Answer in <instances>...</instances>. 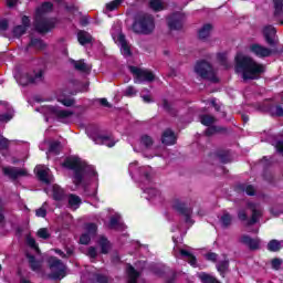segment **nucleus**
<instances>
[{"instance_id": "obj_1", "label": "nucleus", "mask_w": 283, "mask_h": 283, "mask_svg": "<svg viewBox=\"0 0 283 283\" xmlns=\"http://www.w3.org/2000/svg\"><path fill=\"white\" fill-rule=\"evenodd\" d=\"M235 72L242 74L243 81H255L260 78V74H264V65L251 56L239 53L235 56Z\"/></svg>"}, {"instance_id": "obj_2", "label": "nucleus", "mask_w": 283, "mask_h": 283, "mask_svg": "<svg viewBox=\"0 0 283 283\" xmlns=\"http://www.w3.org/2000/svg\"><path fill=\"white\" fill-rule=\"evenodd\" d=\"M63 166L73 171V182L76 187H78V185H81L86 178L96 177V170H94V167L87 166V164L78 157L67 158Z\"/></svg>"}, {"instance_id": "obj_3", "label": "nucleus", "mask_w": 283, "mask_h": 283, "mask_svg": "<svg viewBox=\"0 0 283 283\" xmlns=\"http://www.w3.org/2000/svg\"><path fill=\"white\" fill-rule=\"evenodd\" d=\"M132 29L135 34L149 36L156 30V19L149 13H139L135 17Z\"/></svg>"}, {"instance_id": "obj_4", "label": "nucleus", "mask_w": 283, "mask_h": 283, "mask_svg": "<svg viewBox=\"0 0 283 283\" xmlns=\"http://www.w3.org/2000/svg\"><path fill=\"white\" fill-rule=\"evenodd\" d=\"M195 72L205 81H210V83H218L216 71L213 70V66H211V64L207 61L197 63L195 66Z\"/></svg>"}, {"instance_id": "obj_5", "label": "nucleus", "mask_w": 283, "mask_h": 283, "mask_svg": "<svg viewBox=\"0 0 283 283\" xmlns=\"http://www.w3.org/2000/svg\"><path fill=\"white\" fill-rule=\"evenodd\" d=\"M51 273L49 274L50 280H63L65 276V264L56 256H51L48 260Z\"/></svg>"}, {"instance_id": "obj_6", "label": "nucleus", "mask_w": 283, "mask_h": 283, "mask_svg": "<svg viewBox=\"0 0 283 283\" xmlns=\"http://www.w3.org/2000/svg\"><path fill=\"white\" fill-rule=\"evenodd\" d=\"M129 72L134 76V83H154V81H156V75L154 72L147 69L129 66Z\"/></svg>"}, {"instance_id": "obj_7", "label": "nucleus", "mask_w": 283, "mask_h": 283, "mask_svg": "<svg viewBox=\"0 0 283 283\" xmlns=\"http://www.w3.org/2000/svg\"><path fill=\"white\" fill-rule=\"evenodd\" d=\"M250 52L258 56L259 59H268L272 54H282L283 50H277L276 48L269 49L262 44L253 43L249 48Z\"/></svg>"}, {"instance_id": "obj_8", "label": "nucleus", "mask_w": 283, "mask_h": 283, "mask_svg": "<svg viewBox=\"0 0 283 283\" xmlns=\"http://www.w3.org/2000/svg\"><path fill=\"white\" fill-rule=\"evenodd\" d=\"M56 23H59L56 18L38 17L35 19V30L36 32H40V34H46V32H51V30L56 28Z\"/></svg>"}, {"instance_id": "obj_9", "label": "nucleus", "mask_w": 283, "mask_h": 283, "mask_svg": "<svg viewBox=\"0 0 283 283\" xmlns=\"http://www.w3.org/2000/svg\"><path fill=\"white\" fill-rule=\"evenodd\" d=\"M172 209L179 213V216H184L187 224H193V220H191V214L193 213V209L189 208L187 203L182 202L179 199H175L172 201Z\"/></svg>"}, {"instance_id": "obj_10", "label": "nucleus", "mask_w": 283, "mask_h": 283, "mask_svg": "<svg viewBox=\"0 0 283 283\" xmlns=\"http://www.w3.org/2000/svg\"><path fill=\"white\" fill-rule=\"evenodd\" d=\"M263 36L265 39V43L270 45V48H276L280 43V39H277V29L275 27L268 24L263 27L262 30Z\"/></svg>"}, {"instance_id": "obj_11", "label": "nucleus", "mask_w": 283, "mask_h": 283, "mask_svg": "<svg viewBox=\"0 0 283 283\" xmlns=\"http://www.w3.org/2000/svg\"><path fill=\"white\" fill-rule=\"evenodd\" d=\"M2 172L8 176L11 180H17L23 176H28V170L18 167H4Z\"/></svg>"}, {"instance_id": "obj_12", "label": "nucleus", "mask_w": 283, "mask_h": 283, "mask_svg": "<svg viewBox=\"0 0 283 283\" xmlns=\"http://www.w3.org/2000/svg\"><path fill=\"white\" fill-rule=\"evenodd\" d=\"M185 23V15L182 13H174L168 18L169 30H182Z\"/></svg>"}, {"instance_id": "obj_13", "label": "nucleus", "mask_w": 283, "mask_h": 283, "mask_svg": "<svg viewBox=\"0 0 283 283\" xmlns=\"http://www.w3.org/2000/svg\"><path fill=\"white\" fill-rule=\"evenodd\" d=\"M45 111L56 116V118H59L60 120H63V118H70V116L74 115V112L60 109L56 106H46Z\"/></svg>"}, {"instance_id": "obj_14", "label": "nucleus", "mask_w": 283, "mask_h": 283, "mask_svg": "<svg viewBox=\"0 0 283 283\" xmlns=\"http://www.w3.org/2000/svg\"><path fill=\"white\" fill-rule=\"evenodd\" d=\"M30 48H34V50H45V42L39 38H31L29 44L24 49V52H30Z\"/></svg>"}, {"instance_id": "obj_15", "label": "nucleus", "mask_w": 283, "mask_h": 283, "mask_svg": "<svg viewBox=\"0 0 283 283\" xmlns=\"http://www.w3.org/2000/svg\"><path fill=\"white\" fill-rule=\"evenodd\" d=\"M163 145H176V135L174 130L166 129L161 136Z\"/></svg>"}, {"instance_id": "obj_16", "label": "nucleus", "mask_w": 283, "mask_h": 283, "mask_svg": "<svg viewBox=\"0 0 283 283\" xmlns=\"http://www.w3.org/2000/svg\"><path fill=\"white\" fill-rule=\"evenodd\" d=\"M213 31V25L207 23L203 24L198 32V36L201 41H205L211 36V32Z\"/></svg>"}, {"instance_id": "obj_17", "label": "nucleus", "mask_w": 283, "mask_h": 283, "mask_svg": "<svg viewBox=\"0 0 283 283\" xmlns=\"http://www.w3.org/2000/svg\"><path fill=\"white\" fill-rule=\"evenodd\" d=\"M109 229H115L116 231H123L125 229V224L120 222V214L111 217Z\"/></svg>"}, {"instance_id": "obj_18", "label": "nucleus", "mask_w": 283, "mask_h": 283, "mask_svg": "<svg viewBox=\"0 0 283 283\" xmlns=\"http://www.w3.org/2000/svg\"><path fill=\"white\" fill-rule=\"evenodd\" d=\"M117 39L120 43L122 54L124 56H132V49H129V44L127 43V40L125 39V34L119 33Z\"/></svg>"}, {"instance_id": "obj_19", "label": "nucleus", "mask_w": 283, "mask_h": 283, "mask_svg": "<svg viewBox=\"0 0 283 283\" xmlns=\"http://www.w3.org/2000/svg\"><path fill=\"white\" fill-rule=\"evenodd\" d=\"M72 65L77 70V72H91L92 66L90 64L85 63V60H71Z\"/></svg>"}, {"instance_id": "obj_20", "label": "nucleus", "mask_w": 283, "mask_h": 283, "mask_svg": "<svg viewBox=\"0 0 283 283\" xmlns=\"http://www.w3.org/2000/svg\"><path fill=\"white\" fill-rule=\"evenodd\" d=\"M67 200H69L70 209H73L74 211H76V209H78V207H81V205L83 202L81 197H78L74 193L69 195Z\"/></svg>"}, {"instance_id": "obj_21", "label": "nucleus", "mask_w": 283, "mask_h": 283, "mask_svg": "<svg viewBox=\"0 0 283 283\" xmlns=\"http://www.w3.org/2000/svg\"><path fill=\"white\" fill-rule=\"evenodd\" d=\"M94 38L87 31H80L77 33V41L81 45H87V43H92Z\"/></svg>"}, {"instance_id": "obj_22", "label": "nucleus", "mask_w": 283, "mask_h": 283, "mask_svg": "<svg viewBox=\"0 0 283 283\" xmlns=\"http://www.w3.org/2000/svg\"><path fill=\"white\" fill-rule=\"evenodd\" d=\"M249 207L252 208V217H251L250 220H248L247 226L248 227H253V224H256L260 216H262V211L255 209V206H253L251 203L249 205Z\"/></svg>"}, {"instance_id": "obj_23", "label": "nucleus", "mask_w": 283, "mask_h": 283, "mask_svg": "<svg viewBox=\"0 0 283 283\" xmlns=\"http://www.w3.org/2000/svg\"><path fill=\"white\" fill-rule=\"evenodd\" d=\"M274 4V19H282L283 17V0H273Z\"/></svg>"}, {"instance_id": "obj_24", "label": "nucleus", "mask_w": 283, "mask_h": 283, "mask_svg": "<svg viewBox=\"0 0 283 283\" xmlns=\"http://www.w3.org/2000/svg\"><path fill=\"white\" fill-rule=\"evenodd\" d=\"M97 243L101 247L102 253L107 255V253H109V249H112V243H109V240H107L105 237H99Z\"/></svg>"}, {"instance_id": "obj_25", "label": "nucleus", "mask_w": 283, "mask_h": 283, "mask_svg": "<svg viewBox=\"0 0 283 283\" xmlns=\"http://www.w3.org/2000/svg\"><path fill=\"white\" fill-rule=\"evenodd\" d=\"M201 125H205L206 127H211V125H214V123L218 120L213 115L203 114L199 116Z\"/></svg>"}, {"instance_id": "obj_26", "label": "nucleus", "mask_w": 283, "mask_h": 283, "mask_svg": "<svg viewBox=\"0 0 283 283\" xmlns=\"http://www.w3.org/2000/svg\"><path fill=\"white\" fill-rule=\"evenodd\" d=\"M65 198V190L59 185L53 186V199L61 202Z\"/></svg>"}, {"instance_id": "obj_27", "label": "nucleus", "mask_w": 283, "mask_h": 283, "mask_svg": "<svg viewBox=\"0 0 283 283\" xmlns=\"http://www.w3.org/2000/svg\"><path fill=\"white\" fill-rule=\"evenodd\" d=\"M94 140L96 145H106V147H114L116 145V142L108 136H99Z\"/></svg>"}, {"instance_id": "obj_28", "label": "nucleus", "mask_w": 283, "mask_h": 283, "mask_svg": "<svg viewBox=\"0 0 283 283\" xmlns=\"http://www.w3.org/2000/svg\"><path fill=\"white\" fill-rule=\"evenodd\" d=\"M128 273V283H137L138 277H140V273L134 269V266L128 265L127 268Z\"/></svg>"}, {"instance_id": "obj_29", "label": "nucleus", "mask_w": 283, "mask_h": 283, "mask_svg": "<svg viewBox=\"0 0 283 283\" xmlns=\"http://www.w3.org/2000/svg\"><path fill=\"white\" fill-rule=\"evenodd\" d=\"M179 253L182 260H186V262L190 263L191 266H196V256L191 252L187 250H180Z\"/></svg>"}, {"instance_id": "obj_30", "label": "nucleus", "mask_w": 283, "mask_h": 283, "mask_svg": "<svg viewBox=\"0 0 283 283\" xmlns=\"http://www.w3.org/2000/svg\"><path fill=\"white\" fill-rule=\"evenodd\" d=\"M222 132H227V128L222 126L210 125L206 129V136H214V134H222Z\"/></svg>"}, {"instance_id": "obj_31", "label": "nucleus", "mask_w": 283, "mask_h": 283, "mask_svg": "<svg viewBox=\"0 0 283 283\" xmlns=\"http://www.w3.org/2000/svg\"><path fill=\"white\" fill-rule=\"evenodd\" d=\"M263 112H269V114H271V116H277V117L283 116V108L280 105L268 106V108L263 109Z\"/></svg>"}, {"instance_id": "obj_32", "label": "nucleus", "mask_w": 283, "mask_h": 283, "mask_svg": "<svg viewBox=\"0 0 283 283\" xmlns=\"http://www.w3.org/2000/svg\"><path fill=\"white\" fill-rule=\"evenodd\" d=\"M233 221V217L224 211L223 214L220 218V222L224 229H228V227H231V222Z\"/></svg>"}, {"instance_id": "obj_33", "label": "nucleus", "mask_w": 283, "mask_h": 283, "mask_svg": "<svg viewBox=\"0 0 283 283\" xmlns=\"http://www.w3.org/2000/svg\"><path fill=\"white\" fill-rule=\"evenodd\" d=\"M36 174H38V178H39V180H41V182H45L46 185H50V179H48V169L36 167Z\"/></svg>"}, {"instance_id": "obj_34", "label": "nucleus", "mask_w": 283, "mask_h": 283, "mask_svg": "<svg viewBox=\"0 0 283 283\" xmlns=\"http://www.w3.org/2000/svg\"><path fill=\"white\" fill-rule=\"evenodd\" d=\"M140 145H143L146 149H151L154 147V138L149 135H143L140 137Z\"/></svg>"}, {"instance_id": "obj_35", "label": "nucleus", "mask_w": 283, "mask_h": 283, "mask_svg": "<svg viewBox=\"0 0 283 283\" xmlns=\"http://www.w3.org/2000/svg\"><path fill=\"white\" fill-rule=\"evenodd\" d=\"M217 270L220 272V275L224 277V273L229 271V260L219 261L217 263Z\"/></svg>"}, {"instance_id": "obj_36", "label": "nucleus", "mask_w": 283, "mask_h": 283, "mask_svg": "<svg viewBox=\"0 0 283 283\" xmlns=\"http://www.w3.org/2000/svg\"><path fill=\"white\" fill-rule=\"evenodd\" d=\"M59 103H61L62 105H64V107H72V105H74V103H76V101L72 97H67L65 95H60L57 97Z\"/></svg>"}, {"instance_id": "obj_37", "label": "nucleus", "mask_w": 283, "mask_h": 283, "mask_svg": "<svg viewBox=\"0 0 283 283\" xmlns=\"http://www.w3.org/2000/svg\"><path fill=\"white\" fill-rule=\"evenodd\" d=\"M149 7L154 12H160V10H165V4L163 0H150Z\"/></svg>"}, {"instance_id": "obj_38", "label": "nucleus", "mask_w": 283, "mask_h": 283, "mask_svg": "<svg viewBox=\"0 0 283 283\" xmlns=\"http://www.w3.org/2000/svg\"><path fill=\"white\" fill-rule=\"evenodd\" d=\"M199 280L202 283H221L220 281H218V279H216L214 276H211V274H207V273H200Z\"/></svg>"}, {"instance_id": "obj_39", "label": "nucleus", "mask_w": 283, "mask_h": 283, "mask_svg": "<svg viewBox=\"0 0 283 283\" xmlns=\"http://www.w3.org/2000/svg\"><path fill=\"white\" fill-rule=\"evenodd\" d=\"M268 249L270 251H272L273 253H275V252L280 251V249H282V242L273 239L268 243Z\"/></svg>"}, {"instance_id": "obj_40", "label": "nucleus", "mask_w": 283, "mask_h": 283, "mask_svg": "<svg viewBox=\"0 0 283 283\" xmlns=\"http://www.w3.org/2000/svg\"><path fill=\"white\" fill-rule=\"evenodd\" d=\"M28 259H29L30 268L32 269V271H39V269H41V262L36 261L34 255H28Z\"/></svg>"}, {"instance_id": "obj_41", "label": "nucleus", "mask_w": 283, "mask_h": 283, "mask_svg": "<svg viewBox=\"0 0 283 283\" xmlns=\"http://www.w3.org/2000/svg\"><path fill=\"white\" fill-rule=\"evenodd\" d=\"M14 118V111L11 109L8 113L0 114V123H9V120H12Z\"/></svg>"}, {"instance_id": "obj_42", "label": "nucleus", "mask_w": 283, "mask_h": 283, "mask_svg": "<svg viewBox=\"0 0 283 283\" xmlns=\"http://www.w3.org/2000/svg\"><path fill=\"white\" fill-rule=\"evenodd\" d=\"M92 282L94 283H107L109 279L106 275L95 273L93 274Z\"/></svg>"}, {"instance_id": "obj_43", "label": "nucleus", "mask_w": 283, "mask_h": 283, "mask_svg": "<svg viewBox=\"0 0 283 283\" xmlns=\"http://www.w3.org/2000/svg\"><path fill=\"white\" fill-rule=\"evenodd\" d=\"M49 151H50L51 154H55V156L59 155V154H61V144H60V142H52V143L50 144Z\"/></svg>"}, {"instance_id": "obj_44", "label": "nucleus", "mask_w": 283, "mask_h": 283, "mask_svg": "<svg viewBox=\"0 0 283 283\" xmlns=\"http://www.w3.org/2000/svg\"><path fill=\"white\" fill-rule=\"evenodd\" d=\"M239 188L241 189V191H245L248 196H255V188H253V186L251 185H241L239 186Z\"/></svg>"}, {"instance_id": "obj_45", "label": "nucleus", "mask_w": 283, "mask_h": 283, "mask_svg": "<svg viewBox=\"0 0 283 283\" xmlns=\"http://www.w3.org/2000/svg\"><path fill=\"white\" fill-rule=\"evenodd\" d=\"M120 3H123V0H113L112 2L106 4V10L109 12H113V10H116Z\"/></svg>"}, {"instance_id": "obj_46", "label": "nucleus", "mask_w": 283, "mask_h": 283, "mask_svg": "<svg viewBox=\"0 0 283 283\" xmlns=\"http://www.w3.org/2000/svg\"><path fill=\"white\" fill-rule=\"evenodd\" d=\"M43 81V71H39L34 76L29 77V83H39Z\"/></svg>"}, {"instance_id": "obj_47", "label": "nucleus", "mask_w": 283, "mask_h": 283, "mask_svg": "<svg viewBox=\"0 0 283 283\" xmlns=\"http://www.w3.org/2000/svg\"><path fill=\"white\" fill-rule=\"evenodd\" d=\"M28 29L23 25H17L14 29H13V35L14 36H23V33L27 32Z\"/></svg>"}, {"instance_id": "obj_48", "label": "nucleus", "mask_w": 283, "mask_h": 283, "mask_svg": "<svg viewBox=\"0 0 283 283\" xmlns=\"http://www.w3.org/2000/svg\"><path fill=\"white\" fill-rule=\"evenodd\" d=\"M248 248L250 249V251H258V249H260V239L252 238Z\"/></svg>"}, {"instance_id": "obj_49", "label": "nucleus", "mask_w": 283, "mask_h": 283, "mask_svg": "<svg viewBox=\"0 0 283 283\" xmlns=\"http://www.w3.org/2000/svg\"><path fill=\"white\" fill-rule=\"evenodd\" d=\"M38 238H42V240H49L50 231H48V228H41L38 231Z\"/></svg>"}, {"instance_id": "obj_50", "label": "nucleus", "mask_w": 283, "mask_h": 283, "mask_svg": "<svg viewBox=\"0 0 283 283\" xmlns=\"http://www.w3.org/2000/svg\"><path fill=\"white\" fill-rule=\"evenodd\" d=\"M150 168H140L139 174L145 177L148 182L151 180V172L149 171Z\"/></svg>"}, {"instance_id": "obj_51", "label": "nucleus", "mask_w": 283, "mask_h": 283, "mask_svg": "<svg viewBox=\"0 0 283 283\" xmlns=\"http://www.w3.org/2000/svg\"><path fill=\"white\" fill-rule=\"evenodd\" d=\"M9 147H10V140L3 137V135H0V149H8Z\"/></svg>"}, {"instance_id": "obj_52", "label": "nucleus", "mask_w": 283, "mask_h": 283, "mask_svg": "<svg viewBox=\"0 0 283 283\" xmlns=\"http://www.w3.org/2000/svg\"><path fill=\"white\" fill-rule=\"evenodd\" d=\"M163 107L166 112H169V114H171L172 116H176V111H174V108H171V104H169V102L167 99H164Z\"/></svg>"}, {"instance_id": "obj_53", "label": "nucleus", "mask_w": 283, "mask_h": 283, "mask_svg": "<svg viewBox=\"0 0 283 283\" xmlns=\"http://www.w3.org/2000/svg\"><path fill=\"white\" fill-rule=\"evenodd\" d=\"M136 94H138V91L134 86H128L124 92V95L128 97L136 96Z\"/></svg>"}, {"instance_id": "obj_54", "label": "nucleus", "mask_w": 283, "mask_h": 283, "mask_svg": "<svg viewBox=\"0 0 283 283\" xmlns=\"http://www.w3.org/2000/svg\"><path fill=\"white\" fill-rule=\"evenodd\" d=\"M251 239L252 238L249 237V234H243V235L240 237L239 242L241 244H245V247H249V244L251 243Z\"/></svg>"}, {"instance_id": "obj_55", "label": "nucleus", "mask_w": 283, "mask_h": 283, "mask_svg": "<svg viewBox=\"0 0 283 283\" xmlns=\"http://www.w3.org/2000/svg\"><path fill=\"white\" fill-rule=\"evenodd\" d=\"M251 239L252 238L249 237V234H243V235L240 237L239 242L241 244H245V247H249V244L251 243Z\"/></svg>"}, {"instance_id": "obj_56", "label": "nucleus", "mask_w": 283, "mask_h": 283, "mask_svg": "<svg viewBox=\"0 0 283 283\" xmlns=\"http://www.w3.org/2000/svg\"><path fill=\"white\" fill-rule=\"evenodd\" d=\"M218 156H219V159L221 160V163H223L224 165H227V163H231V157L229 156V154L221 153Z\"/></svg>"}, {"instance_id": "obj_57", "label": "nucleus", "mask_w": 283, "mask_h": 283, "mask_svg": "<svg viewBox=\"0 0 283 283\" xmlns=\"http://www.w3.org/2000/svg\"><path fill=\"white\" fill-rule=\"evenodd\" d=\"M97 230H98V227L95 223L86 224V231H88V233H91L92 235H94Z\"/></svg>"}, {"instance_id": "obj_58", "label": "nucleus", "mask_w": 283, "mask_h": 283, "mask_svg": "<svg viewBox=\"0 0 283 283\" xmlns=\"http://www.w3.org/2000/svg\"><path fill=\"white\" fill-rule=\"evenodd\" d=\"M54 8V4H52V2H44L42 3L41 7V12H50V10H52Z\"/></svg>"}, {"instance_id": "obj_59", "label": "nucleus", "mask_w": 283, "mask_h": 283, "mask_svg": "<svg viewBox=\"0 0 283 283\" xmlns=\"http://www.w3.org/2000/svg\"><path fill=\"white\" fill-rule=\"evenodd\" d=\"M238 218L241 220V222H247L249 220V216L247 214V210H239L238 211Z\"/></svg>"}, {"instance_id": "obj_60", "label": "nucleus", "mask_w": 283, "mask_h": 283, "mask_svg": "<svg viewBox=\"0 0 283 283\" xmlns=\"http://www.w3.org/2000/svg\"><path fill=\"white\" fill-rule=\"evenodd\" d=\"M271 264L272 269L280 271V266H282V259H273Z\"/></svg>"}, {"instance_id": "obj_61", "label": "nucleus", "mask_w": 283, "mask_h": 283, "mask_svg": "<svg viewBox=\"0 0 283 283\" xmlns=\"http://www.w3.org/2000/svg\"><path fill=\"white\" fill-rule=\"evenodd\" d=\"M35 216H38V218H45L48 216V210L41 207L38 210H35Z\"/></svg>"}, {"instance_id": "obj_62", "label": "nucleus", "mask_w": 283, "mask_h": 283, "mask_svg": "<svg viewBox=\"0 0 283 283\" xmlns=\"http://www.w3.org/2000/svg\"><path fill=\"white\" fill-rule=\"evenodd\" d=\"M91 240H92V239L90 238V234H87V233L82 234V235L80 237V243H81V244H90Z\"/></svg>"}, {"instance_id": "obj_63", "label": "nucleus", "mask_w": 283, "mask_h": 283, "mask_svg": "<svg viewBox=\"0 0 283 283\" xmlns=\"http://www.w3.org/2000/svg\"><path fill=\"white\" fill-rule=\"evenodd\" d=\"M88 258H92L93 260L97 258L98 252H96V248L90 247L87 252Z\"/></svg>"}, {"instance_id": "obj_64", "label": "nucleus", "mask_w": 283, "mask_h": 283, "mask_svg": "<svg viewBox=\"0 0 283 283\" xmlns=\"http://www.w3.org/2000/svg\"><path fill=\"white\" fill-rule=\"evenodd\" d=\"M218 59L227 67V53H219Z\"/></svg>"}]
</instances>
